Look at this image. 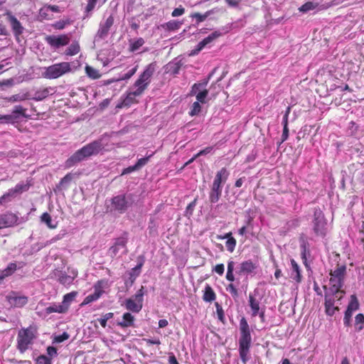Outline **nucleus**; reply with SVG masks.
Masks as SVG:
<instances>
[{
  "mask_svg": "<svg viewBox=\"0 0 364 364\" xmlns=\"http://www.w3.org/2000/svg\"><path fill=\"white\" fill-rule=\"evenodd\" d=\"M104 149L102 139L95 140L76 151L65 161V166L70 168L92 156L97 155Z\"/></svg>",
  "mask_w": 364,
  "mask_h": 364,
  "instance_id": "f257e3e1",
  "label": "nucleus"
},
{
  "mask_svg": "<svg viewBox=\"0 0 364 364\" xmlns=\"http://www.w3.org/2000/svg\"><path fill=\"white\" fill-rule=\"evenodd\" d=\"M239 353L241 360L246 364L249 360L248 354L252 343V336L250 326L245 317L240 320Z\"/></svg>",
  "mask_w": 364,
  "mask_h": 364,
  "instance_id": "f03ea898",
  "label": "nucleus"
},
{
  "mask_svg": "<svg viewBox=\"0 0 364 364\" xmlns=\"http://www.w3.org/2000/svg\"><path fill=\"white\" fill-rule=\"evenodd\" d=\"M156 70V63H151L149 64L139 75V78L134 82V87H136L134 95H141L146 89L151 82V78Z\"/></svg>",
  "mask_w": 364,
  "mask_h": 364,
  "instance_id": "7ed1b4c3",
  "label": "nucleus"
},
{
  "mask_svg": "<svg viewBox=\"0 0 364 364\" xmlns=\"http://www.w3.org/2000/svg\"><path fill=\"white\" fill-rule=\"evenodd\" d=\"M134 202L132 193H124L117 195L112 198L111 204L113 209L122 214L125 213Z\"/></svg>",
  "mask_w": 364,
  "mask_h": 364,
  "instance_id": "20e7f679",
  "label": "nucleus"
},
{
  "mask_svg": "<svg viewBox=\"0 0 364 364\" xmlns=\"http://www.w3.org/2000/svg\"><path fill=\"white\" fill-rule=\"evenodd\" d=\"M312 224L315 235L324 237L327 232V220L319 208H314Z\"/></svg>",
  "mask_w": 364,
  "mask_h": 364,
  "instance_id": "39448f33",
  "label": "nucleus"
},
{
  "mask_svg": "<svg viewBox=\"0 0 364 364\" xmlns=\"http://www.w3.org/2000/svg\"><path fill=\"white\" fill-rule=\"evenodd\" d=\"M71 71L70 64L68 62L56 63L46 68L43 76L47 79H56Z\"/></svg>",
  "mask_w": 364,
  "mask_h": 364,
  "instance_id": "423d86ee",
  "label": "nucleus"
},
{
  "mask_svg": "<svg viewBox=\"0 0 364 364\" xmlns=\"http://www.w3.org/2000/svg\"><path fill=\"white\" fill-rule=\"evenodd\" d=\"M34 331L32 327L22 328L18 331L17 337V348L23 353L28 348V345L33 343L35 338Z\"/></svg>",
  "mask_w": 364,
  "mask_h": 364,
  "instance_id": "0eeeda50",
  "label": "nucleus"
},
{
  "mask_svg": "<svg viewBox=\"0 0 364 364\" xmlns=\"http://www.w3.org/2000/svg\"><path fill=\"white\" fill-rule=\"evenodd\" d=\"M28 217L19 218L16 213L10 210L0 213V230L4 228H12L25 223Z\"/></svg>",
  "mask_w": 364,
  "mask_h": 364,
  "instance_id": "6e6552de",
  "label": "nucleus"
},
{
  "mask_svg": "<svg viewBox=\"0 0 364 364\" xmlns=\"http://www.w3.org/2000/svg\"><path fill=\"white\" fill-rule=\"evenodd\" d=\"M137 264L127 273V276H124L123 277L124 281V286L127 290H129L132 287L136 279L140 275L141 267L145 262L144 255H139L137 257Z\"/></svg>",
  "mask_w": 364,
  "mask_h": 364,
  "instance_id": "1a4fd4ad",
  "label": "nucleus"
},
{
  "mask_svg": "<svg viewBox=\"0 0 364 364\" xmlns=\"http://www.w3.org/2000/svg\"><path fill=\"white\" fill-rule=\"evenodd\" d=\"M129 240V233L126 231L123 232L121 236L114 239L112 246L109 249V254L112 258L115 257L120 250H124V254H127V244Z\"/></svg>",
  "mask_w": 364,
  "mask_h": 364,
  "instance_id": "9d476101",
  "label": "nucleus"
},
{
  "mask_svg": "<svg viewBox=\"0 0 364 364\" xmlns=\"http://www.w3.org/2000/svg\"><path fill=\"white\" fill-rule=\"evenodd\" d=\"M114 16L110 15L105 22H100L99 29L94 37V42L100 41L107 37L109 29L114 24Z\"/></svg>",
  "mask_w": 364,
  "mask_h": 364,
  "instance_id": "9b49d317",
  "label": "nucleus"
},
{
  "mask_svg": "<svg viewBox=\"0 0 364 364\" xmlns=\"http://www.w3.org/2000/svg\"><path fill=\"white\" fill-rule=\"evenodd\" d=\"M5 15L10 23L12 31L16 41L20 42V36L23 33L24 28L21 22L9 11H6Z\"/></svg>",
  "mask_w": 364,
  "mask_h": 364,
  "instance_id": "f8f14e48",
  "label": "nucleus"
},
{
  "mask_svg": "<svg viewBox=\"0 0 364 364\" xmlns=\"http://www.w3.org/2000/svg\"><path fill=\"white\" fill-rule=\"evenodd\" d=\"M46 41L53 48L56 49L61 46L68 45L70 37L68 35L63 34L59 36L50 35L46 37Z\"/></svg>",
  "mask_w": 364,
  "mask_h": 364,
  "instance_id": "ddd939ff",
  "label": "nucleus"
},
{
  "mask_svg": "<svg viewBox=\"0 0 364 364\" xmlns=\"http://www.w3.org/2000/svg\"><path fill=\"white\" fill-rule=\"evenodd\" d=\"M27 109L23 106L18 105H15L9 114L11 118V124H18L23 119L28 118V115L26 114Z\"/></svg>",
  "mask_w": 364,
  "mask_h": 364,
  "instance_id": "4468645a",
  "label": "nucleus"
},
{
  "mask_svg": "<svg viewBox=\"0 0 364 364\" xmlns=\"http://www.w3.org/2000/svg\"><path fill=\"white\" fill-rule=\"evenodd\" d=\"M53 274L58 282L65 287L72 284L75 278L77 276V272L74 270L72 271L71 274H68L65 272L55 269Z\"/></svg>",
  "mask_w": 364,
  "mask_h": 364,
  "instance_id": "2eb2a0df",
  "label": "nucleus"
},
{
  "mask_svg": "<svg viewBox=\"0 0 364 364\" xmlns=\"http://www.w3.org/2000/svg\"><path fill=\"white\" fill-rule=\"evenodd\" d=\"M257 268V264L252 260L248 259L241 262L236 269V274L237 275L252 274H255V270Z\"/></svg>",
  "mask_w": 364,
  "mask_h": 364,
  "instance_id": "dca6fc26",
  "label": "nucleus"
},
{
  "mask_svg": "<svg viewBox=\"0 0 364 364\" xmlns=\"http://www.w3.org/2000/svg\"><path fill=\"white\" fill-rule=\"evenodd\" d=\"M6 300L11 307L21 308L28 302V298L25 296H18L16 292L11 291L6 296Z\"/></svg>",
  "mask_w": 364,
  "mask_h": 364,
  "instance_id": "f3484780",
  "label": "nucleus"
},
{
  "mask_svg": "<svg viewBox=\"0 0 364 364\" xmlns=\"http://www.w3.org/2000/svg\"><path fill=\"white\" fill-rule=\"evenodd\" d=\"M300 248H301V258L303 261V264L307 270L311 269L310 264L307 261V254H310L309 250V243L304 238L300 239Z\"/></svg>",
  "mask_w": 364,
  "mask_h": 364,
  "instance_id": "a211bd4d",
  "label": "nucleus"
},
{
  "mask_svg": "<svg viewBox=\"0 0 364 364\" xmlns=\"http://www.w3.org/2000/svg\"><path fill=\"white\" fill-rule=\"evenodd\" d=\"M229 176V172L226 168H222L217 172L214 178L213 185L223 187V185L226 182Z\"/></svg>",
  "mask_w": 364,
  "mask_h": 364,
  "instance_id": "6ab92c4d",
  "label": "nucleus"
},
{
  "mask_svg": "<svg viewBox=\"0 0 364 364\" xmlns=\"http://www.w3.org/2000/svg\"><path fill=\"white\" fill-rule=\"evenodd\" d=\"M324 300L325 313L327 316H333L336 311L340 310L338 306H335V299L326 298Z\"/></svg>",
  "mask_w": 364,
  "mask_h": 364,
  "instance_id": "aec40b11",
  "label": "nucleus"
},
{
  "mask_svg": "<svg viewBox=\"0 0 364 364\" xmlns=\"http://www.w3.org/2000/svg\"><path fill=\"white\" fill-rule=\"evenodd\" d=\"M323 288L325 291L324 299L328 298L335 299L334 296L337 293L345 294V291L341 290L342 287H338V285L336 284L330 285L329 287H327L326 285H324L323 286Z\"/></svg>",
  "mask_w": 364,
  "mask_h": 364,
  "instance_id": "412c9836",
  "label": "nucleus"
},
{
  "mask_svg": "<svg viewBox=\"0 0 364 364\" xmlns=\"http://www.w3.org/2000/svg\"><path fill=\"white\" fill-rule=\"evenodd\" d=\"M222 189L223 187L212 184L209 193V201L210 203H216L220 200L222 195Z\"/></svg>",
  "mask_w": 364,
  "mask_h": 364,
  "instance_id": "4be33fe9",
  "label": "nucleus"
},
{
  "mask_svg": "<svg viewBox=\"0 0 364 364\" xmlns=\"http://www.w3.org/2000/svg\"><path fill=\"white\" fill-rule=\"evenodd\" d=\"M72 180L73 174L70 173H67L53 188L54 192L56 193L66 189Z\"/></svg>",
  "mask_w": 364,
  "mask_h": 364,
  "instance_id": "5701e85b",
  "label": "nucleus"
},
{
  "mask_svg": "<svg viewBox=\"0 0 364 364\" xmlns=\"http://www.w3.org/2000/svg\"><path fill=\"white\" fill-rule=\"evenodd\" d=\"M212 75H213V73H210L207 78L203 80L202 81H200L199 82L193 84V85L191 87V95H194L197 92H198L201 90H207L206 87H207L209 80L210 79Z\"/></svg>",
  "mask_w": 364,
  "mask_h": 364,
  "instance_id": "b1692460",
  "label": "nucleus"
},
{
  "mask_svg": "<svg viewBox=\"0 0 364 364\" xmlns=\"http://www.w3.org/2000/svg\"><path fill=\"white\" fill-rule=\"evenodd\" d=\"M134 316L129 312H126L123 314L122 321L117 322V326L122 328L133 327L134 326Z\"/></svg>",
  "mask_w": 364,
  "mask_h": 364,
  "instance_id": "393cba45",
  "label": "nucleus"
},
{
  "mask_svg": "<svg viewBox=\"0 0 364 364\" xmlns=\"http://www.w3.org/2000/svg\"><path fill=\"white\" fill-rule=\"evenodd\" d=\"M291 277L295 280L297 283H301L302 280V276L301 273V269L297 262L294 259H291Z\"/></svg>",
  "mask_w": 364,
  "mask_h": 364,
  "instance_id": "a878e982",
  "label": "nucleus"
},
{
  "mask_svg": "<svg viewBox=\"0 0 364 364\" xmlns=\"http://www.w3.org/2000/svg\"><path fill=\"white\" fill-rule=\"evenodd\" d=\"M143 306V304L136 301L133 298H129L125 301V307L127 310L134 313H139Z\"/></svg>",
  "mask_w": 364,
  "mask_h": 364,
  "instance_id": "bb28decb",
  "label": "nucleus"
},
{
  "mask_svg": "<svg viewBox=\"0 0 364 364\" xmlns=\"http://www.w3.org/2000/svg\"><path fill=\"white\" fill-rule=\"evenodd\" d=\"M249 306L252 311V316L255 317L259 314V311L260 310L259 307V301L253 296L250 294L249 295Z\"/></svg>",
  "mask_w": 364,
  "mask_h": 364,
  "instance_id": "cd10ccee",
  "label": "nucleus"
},
{
  "mask_svg": "<svg viewBox=\"0 0 364 364\" xmlns=\"http://www.w3.org/2000/svg\"><path fill=\"white\" fill-rule=\"evenodd\" d=\"M103 293V291L100 289V287H97L95 286V292L93 294L87 296L81 305H87L91 302L97 300Z\"/></svg>",
  "mask_w": 364,
  "mask_h": 364,
  "instance_id": "c85d7f7f",
  "label": "nucleus"
},
{
  "mask_svg": "<svg viewBox=\"0 0 364 364\" xmlns=\"http://www.w3.org/2000/svg\"><path fill=\"white\" fill-rule=\"evenodd\" d=\"M183 23L176 20H171L161 25V28L167 31H175L178 30Z\"/></svg>",
  "mask_w": 364,
  "mask_h": 364,
  "instance_id": "c756f323",
  "label": "nucleus"
},
{
  "mask_svg": "<svg viewBox=\"0 0 364 364\" xmlns=\"http://www.w3.org/2000/svg\"><path fill=\"white\" fill-rule=\"evenodd\" d=\"M45 311L47 314H50L52 313H60L63 314L67 312L66 306L63 305L62 304H52L49 306L46 307Z\"/></svg>",
  "mask_w": 364,
  "mask_h": 364,
  "instance_id": "7c9ffc66",
  "label": "nucleus"
},
{
  "mask_svg": "<svg viewBox=\"0 0 364 364\" xmlns=\"http://www.w3.org/2000/svg\"><path fill=\"white\" fill-rule=\"evenodd\" d=\"M213 13H214V11L212 9V10L207 11L203 14H201L200 13L191 14V17L193 18H196V23L193 24V26L195 27H197L200 23L204 21L208 16H210Z\"/></svg>",
  "mask_w": 364,
  "mask_h": 364,
  "instance_id": "2f4dec72",
  "label": "nucleus"
},
{
  "mask_svg": "<svg viewBox=\"0 0 364 364\" xmlns=\"http://www.w3.org/2000/svg\"><path fill=\"white\" fill-rule=\"evenodd\" d=\"M31 99L30 93L26 92L23 94H16L14 95H11V97L5 98L6 100H7L9 102H22L26 100Z\"/></svg>",
  "mask_w": 364,
  "mask_h": 364,
  "instance_id": "473e14b6",
  "label": "nucleus"
},
{
  "mask_svg": "<svg viewBox=\"0 0 364 364\" xmlns=\"http://www.w3.org/2000/svg\"><path fill=\"white\" fill-rule=\"evenodd\" d=\"M216 298L215 294L212 287L207 284L205 287L203 299L205 301L211 302Z\"/></svg>",
  "mask_w": 364,
  "mask_h": 364,
  "instance_id": "72a5a7b5",
  "label": "nucleus"
},
{
  "mask_svg": "<svg viewBox=\"0 0 364 364\" xmlns=\"http://www.w3.org/2000/svg\"><path fill=\"white\" fill-rule=\"evenodd\" d=\"M235 262L232 260H229L227 267L226 279L230 282H233L235 280L234 270Z\"/></svg>",
  "mask_w": 364,
  "mask_h": 364,
  "instance_id": "f704fd0d",
  "label": "nucleus"
},
{
  "mask_svg": "<svg viewBox=\"0 0 364 364\" xmlns=\"http://www.w3.org/2000/svg\"><path fill=\"white\" fill-rule=\"evenodd\" d=\"M145 41L143 38H138L136 40H129V51L134 52L139 49L144 44Z\"/></svg>",
  "mask_w": 364,
  "mask_h": 364,
  "instance_id": "c9c22d12",
  "label": "nucleus"
},
{
  "mask_svg": "<svg viewBox=\"0 0 364 364\" xmlns=\"http://www.w3.org/2000/svg\"><path fill=\"white\" fill-rule=\"evenodd\" d=\"M355 331L357 332L361 331L364 328V314H358L355 317L354 322Z\"/></svg>",
  "mask_w": 364,
  "mask_h": 364,
  "instance_id": "e433bc0d",
  "label": "nucleus"
},
{
  "mask_svg": "<svg viewBox=\"0 0 364 364\" xmlns=\"http://www.w3.org/2000/svg\"><path fill=\"white\" fill-rule=\"evenodd\" d=\"M133 92H130L128 93L127 97L124 99V100L119 105H117V107L122 108L123 107H129L134 102V97H136L137 95H134Z\"/></svg>",
  "mask_w": 364,
  "mask_h": 364,
  "instance_id": "4c0bfd02",
  "label": "nucleus"
},
{
  "mask_svg": "<svg viewBox=\"0 0 364 364\" xmlns=\"http://www.w3.org/2000/svg\"><path fill=\"white\" fill-rule=\"evenodd\" d=\"M346 272V265L338 266L334 271H331L330 272L331 277H333L335 278H340L344 280V276Z\"/></svg>",
  "mask_w": 364,
  "mask_h": 364,
  "instance_id": "58836bf2",
  "label": "nucleus"
},
{
  "mask_svg": "<svg viewBox=\"0 0 364 364\" xmlns=\"http://www.w3.org/2000/svg\"><path fill=\"white\" fill-rule=\"evenodd\" d=\"M41 221L46 224V225L50 229H54L57 227V223H53L51 216L48 213H43L41 216Z\"/></svg>",
  "mask_w": 364,
  "mask_h": 364,
  "instance_id": "ea45409f",
  "label": "nucleus"
},
{
  "mask_svg": "<svg viewBox=\"0 0 364 364\" xmlns=\"http://www.w3.org/2000/svg\"><path fill=\"white\" fill-rule=\"evenodd\" d=\"M80 51V45L78 42H73L70 46L65 50V54L66 55H74Z\"/></svg>",
  "mask_w": 364,
  "mask_h": 364,
  "instance_id": "a19ab883",
  "label": "nucleus"
},
{
  "mask_svg": "<svg viewBox=\"0 0 364 364\" xmlns=\"http://www.w3.org/2000/svg\"><path fill=\"white\" fill-rule=\"evenodd\" d=\"M49 95V91L48 88H45L41 90H38L35 92L33 97H31V100L35 101H41L47 97Z\"/></svg>",
  "mask_w": 364,
  "mask_h": 364,
  "instance_id": "79ce46f5",
  "label": "nucleus"
},
{
  "mask_svg": "<svg viewBox=\"0 0 364 364\" xmlns=\"http://www.w3.org/2000/svg\"><path fill=\"white\" fill-rule=\"evenodd\" d=\"M77 293L76 291H72L64 295L63 300L61 304L66 306L67 311L69 309L70 303L74 300V299L77 296Z\"/></svg>",
  "mask_w": 364,
  "mask_h": 364,
  "instance_id": "37998d69",
  "label": "nucleus"
},
{
  "mask_svg": "<svg viewBox=\"0 0 364 364\" xmlns=\"http://www.w3.org/2000/svg\"><path fill=\"white\" fill-rule=\"evenodd\" d=\"M29 185L28 183H19L16 184L14 188H11V191L14 194V196H16V195L19 193L27 191Z\"/></svg>",
  "mask_w": 364,
  "mask_h": 364,
  "instance_id": "c03bdc74",
  "label": "nucleus"
},
{
  "mask_svg": "<svg viewBox=\"0 0 364 364\" xmlns=\"http://www.w3.org/2000/svg\"><path fill=\"white\" fill-rule=\"evenodd\" d=\"M15 197L16 196L12 193L11 189H9L8 192L0 197V205H6L7 203H10Z\"/></svg>",
  "mask_w": 364,
  "mask_h": 364,
  "instance_id": "a18cd8bd",
  "label": "nucleus"
},
{
  "mask_svg": "<svg viewBox=\"0 0 364 364\" xmlns=\"http://www.w3.org/2000/svg\"><path fill=\"white\" fill-rule=\"evenodd\" d=\"M85 73L89 77L93 80L99 79L101 77L99 71L90 65H86Z\"/></svg>",
  "mask_w": 364,
  "mask_h": 364,
  "instance_id": "49530a36",
  "label": "nucleus"
},
{
  "mask_svg": "<svg viewBox=\"0 0 364 364\" xmlns=\"http://www.w3.org/2000/svg\"><path fill=\"white\" fill-rule=\"evenodd\" d=\"M359 302L356 296L353 294L350 296V301L348 303L346 309L353 312L359 309Z\"/></svg>",
  "mask_w": 364,
  "mask_h": 364,
  "instance_id": "de8ad7c7",
  "label": "nucleus"
},
{
  "mask_svg": "<svg viewBox=\"0 0 364 364\" xmlns=\"http://www.w3.org/2000/svg\"><path fill=\"white\" fill-rule=\"evenodd\" d=\"M208 90H201L197 92L195 95L196 96L197 101L202 104L206 103L210 98H208Z\"/></svg>",
  "mask_w": 364,
  "mask_h": 364,
  "instance_id": "09e8293b",
  "label": "nucleus"
},
{
  "mask_svg": "<svg viewBox=\"0 0 364 364\" xmlns=\"http://www.w3.org/2000/svg\"><path fill=\"white\" fill-rule=\"evenodd\" d=\"M318 6V3L312 2V1H308L305 4H304L299 10L301 12L306 13L309 11L315 9Z\"/></svg>",
  "mask_w": 364,
  "mask_h": 364,
  "instance_id": "8fccbe9b",
  "label": "nucleus"
},
{
  "mask_svg": "<svg viewBox=\"0 0 364 364\" xmlns=\"http://www.w3.org/2000/svg\"><path fill=\"white\" fill-rule=\"evenodd\" d=\"M197 200H198V196L194 198V200L191 202L186 207V210H185V214L184 215L186 217H188V218H190L191 216L193 215V211H194V209H195V207L196 205V203H197Z\"/></svg>",
  "mask_w": 364,
  "mask_h": 364,
  "instance_id": "3c124183",
  "label": "nucleus"
},
{
  "mask_svg": "<svg viewBox=\"0 0 364 364\" xmlns=\"http://www.w3.org/2000/svg\"><path fill=\"white\" fill-rule=\"evenodd\" d=\"M16 267L17 266L16 263L11 262L8 264L7 267L0 273H3L4 279L6 277L11 275L16 270Z\"/></svg>",
  "mask_w": 364,
  "mask_h": 364,
  "instance_id": "603ef678",
  "label": "nucleus"
},
{
  "mask_svg": "<svg viewBox=\"0 0 364 364\" xmlns=\"http://www.w3.org/2000/svg\"><path fill=\"white\" fill-rule=\"evenodd\" d=\"M352 311L346 310L344 312L343 324L346 327H350L352 326Z\"/></svg>",
  "mask_w": 364,
  "mask_h": 364,
  "instance_id": "864d4df0",
  "label": "nucleus"
},
{
  "mask_svg": "<svg viewBox=\"0 0 364 364\" xmlns=\"http://www.w3.org/2000/svg\"><path fill=\"white\" fill-rule=\"evenodd\" d=\"M181 63L180 61L176 63H171L168 65V72L176 75L178 74L181 68Z\"/></svg>",
  "mask_w": 364,
  "mask_h": 364,
  "instance_id": "5fc2aeb1",
  "label": "nucleus"
},
{
  "mask_svg": "<svg viewBox=\"0 0 364 364\" xmlns=\"http://www.w3.org/2000/svg\"><path fill=\"white\" fill-rule=\"evenodd\" d=\"M35 360L36 364H53L52 359L46 355H40Z\"/></svg>",
  "mask_w": 364,
  "mask_h": 364,
  "instance_id": "6e6d98bb",
  "label": "nucleus"
},
{
  "mask_svg": "<svg viewBox=\"0 0 364 364\" xmlns=\"http://www.w3.org/2000/svg\"><path fill=\"white\" fill-rule=\"evenodd\" d=\"M200 102L196 101L193 103L191 111L189 112V114L191 116L198 115L201 111V106L200 105Z\"/></svg>",
  "mask_w": 364,
  "mask_h": 364,
  "instance_id": "4d7b16f0",
  "label": "nucleus"
},
{
  "mask_svg": "<svg viewBox=\"0 0 364 364\" xmlns=\"http://www.w3.org/2000/svg\"><path fill=\"white\" fill-rule=\"evenodd\" d=\"M146 291H144V287L141 286V288L133 296V299H135L136 301L143 304V297Z\"/></svg>",
  "mask_w": 364,
  "mask_h": 364,
  "instance_id": "13d9d810",
  "label": "nucleus"
},
{
  "mask_svg": "<svg viewBox=\"0 0 364 364\" xmlns=\"http://www.w3.org/2000/svg\"><path fill=\"white\" fill-rule=\"evenodd\" d=\"M137 68H138V65H136L135 67H134L133 68L129 70L127 73H125L122 76L119 77V81H121V80H127L129 78H131L135 74V73L136 72Z\"/></svg>",
  "mask_w": 364,
  "mask_h": 364,
  "instance_id": "bf43d9fd",
  "label": "nucleus"
},
{
  "mask_svg": "<svg viewBox=\"0 0 364 364\" xmlns=\"http://www.w3.org/2000/svg\"><path fill=\"white\" fill-rule=\"evenodd\" d=\"M114 316V314L112 312L107 313L105 315H103L101 318H98V321L100 322V325L102 327H106L107 326V321L112 318Z\"/></svg>",
  "mask_w": 364,
  "mask_h": 364,
  "instance_id": "052dcab7",
  "label": "nucleus"
},
{
  "mask_svg": "<svg viewBox=\"0 0 364 364\" xmlns=\"http://www.w3.org/2000/svg\"><path fill=\"white\" fill-rule=\"evenodd\" d=\"M153 156V154L138 159L136 163L135 164V166H136L137 169L139 170L142 166H145L148 161H149V159Z\"/></svg>",
  "mask_w": 364,
  "mask_h": 364,
  "instance_id": "680f3d73",
  "label": "nucleus"
},
{
  "mask_svg": "<svg viewBox=\"0 0 364 364\" xmlns=\"http://www.w3.org/2000/svg\"><path fill=\"white\" fill-rule=\"evenodd\" d=\"M222 35V33L216 31L213 32L211 34H210L208 36L204 38L207 44H209L210 43L213 42L214 40L218 38Z\"/></svg>",
  "mask_w": 364,
  "mask_h": 364,
  "instance_id": "e2e57ef3",
  "label": "nucleus"
},
{
  "mask_svg": "<svg viewBox=\"0 0 364 364\" xmlns=\"http://www.w3.org/2000/svg\"><path fill=\"white\" fill-rule=\"evenodd\" d=\"M236 240L234 237L228 238L226 241V247L230 252H232L236 246Z\"/></svg>",
  "mask_w": 364,
  "mask_h": 364,
  "instance_id": "0e129e2a",
  "label": "nucleus"
},
{
  "mask_svg": "<svg viewBox=\"0 0 364 364\" xmlns=\"http://www.w3.org/2000/svg\"><path fill=\"white\" fill-rule=\"evenodd\" d=\"M226 290L230 293L233 298L238 297V291L232 283L228 284L226 287Z\"/></svg>",
  "mask_w": 364,
  "mask_h": 364,
  "instance_id": "69168bd1",
  "label": "nucleus"
},
{
  "mask_svg": "<svg viewBox=\"0 0 364 364\" xmlns=\"http://www.w3.org/2000/svg\"><path fill=\"white\" fill-rule=\"evenodd\" d=\"M70 337V335L67 332H63L62 334L58 335L54 338V342L55 343H62L66 340H68Z\"/></svg>",
  "mask_w": 364,
  "mask_h": 364,
  "instance_id": "338daca9",
  "label": "nucleus"
},
{
  "mask_svg": "<svg viewBox=\"0 0 364 364\" xmlns=\"http://www.w3.org/2000/svg\"><path fill=\"white\" fill-rule=\"evenodd\" d=\"M215 306L218 319L222 322H224L225 315L222 306L218 303L215 304Z\"/></svg>",
  "mask_w": 364,
  "mask_h": 364,
  "instance_id": "774afa93",
  "label": "nucleus"
}]
</instances>
